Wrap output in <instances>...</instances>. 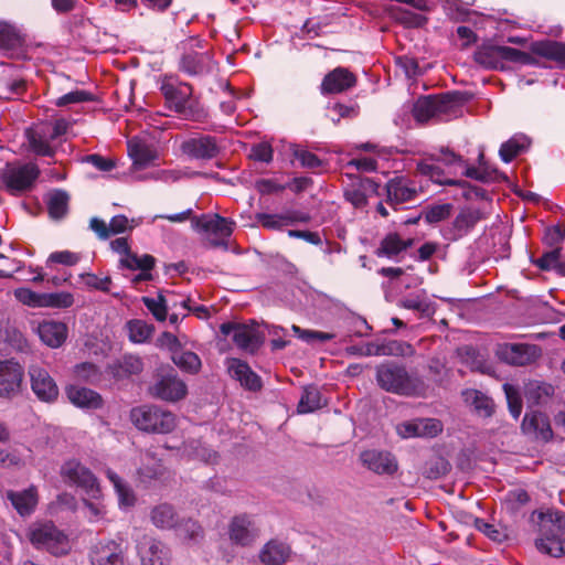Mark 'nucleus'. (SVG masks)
<instances>
[{
    "instance_id": "obj_35",
    "label": "nucleus",
    "mask_w": 565,
    "mask_h": 565,
    "mask_svg": "<svg viewBox=\"0 0 565 565\" xmlns=\"http://www.w3.org/2000/svg\"><path fill=\"white\" fill-rule=\"evenodd\" d=\"M108 480L113 483L118 498L120 509H129L136 504L137 498L135 491L128 482L108 470Z\"/></svg>"
},
{
    "instance_id": "obj_13",
    "label": "nucleus",
    "mask_w": 565,
    "mask_h": 565,
    "mask_svg": "<svg viewBox=\"0 0 565 565\" xmlns=\"http://www.w3.org/2000/svg\"><path fill=\"white\" fill-rule=\"evenodd\" d=\"M181 150L191 159L211 160L221 152L217 139L210 135H195L181 143Z\"/></svg>"
},
{
    "instance_id": "obj_24",
    "label": "nucleus",
    "mask_w": 565,
    "mask_h": 565,
    "mask_svg": "<svg viewBox=\"0 0 565 565\" xmlns=\"http://www.w3.org/2000/svg\"><path fill=\"white\" fill-rule=\"evenodd\" d=\"M2 72L0 74V99L11 100L14 96L24 93L26 82L23 78H15L12 76L13 65L0 63Z\"/></svg>"
},
{
    "instance_id": "obj_34",
    "label": "nucleus",
    "mask_w": 565,
    "mask_h": 565,
    "mask_svg": "<svg viewBox=\"0 0 565 565\" xmlns=\"http://www.w3.org/2000/svg\"><path fill=\"white\" fill-rule=\"evenodd\" d=\"M70 195L64 190H54L46 195L47 212L51 218L62 220L68 212Z\"/></svg>"
},
{
    "instance_id": "obj_20",
    "label": "nucleus",
    "mask_w": 565,
    "mask_h": 565,
    "mask_svg": "<svg viewBox=\"0 0 565 565\" xmlns=\"http://www.w3.org/2000/svg\"><path fill=\"white\" fill-rule=\"evenodd\" d=\"M292 555L289 543L278 537L266 542L258 553L259 562L264 565H284Z\"/></svg>"
},
{
    "instance_id": "obj_42",
    "label": "nucleus",
    "mask_w": 565,
    "mask_h": 565,
    "mask_svg": "<svg viewBox=\"0 0 565 565\" xmlns=\"http://www.w3.org/2000/svg\"><path fill=\"white\" fill-rule=\"evenodd\" d=\"M450 468V463L444 457L434 456L425 462V466L423 467V476L429 480H437L446 476Z\"/></svg>"
},
{
    "instance_id": "obj_37",
    "label": "nucleus",
    "mask_w": 565,
    "mask_h": 565,
    "mask_svg": "<svg viewBox=\"0 0 565 565\" xmlns=\"http://www.w3.org/2000/svg\"><path fill=\"white\" fill-rule=\"evenodd\" d=\"M539 519L541 520V531H547L551 534L563 535L565 533V513L559 510H548L547 512H540Z\"/></svg>"
},
{
    "instance_id": "obj_10",
    "label": "nucleus",
    "mask_w": 565,
    "mask_h": 565,
    "mask_svg": "<svg viewBox=\"0 0 565 565\" xmlns=\"http://www.w3.org/2000/svg\"><path fill=\"white\" fill-rule=\"evenodd\" d=\"M24 369L13 360L0 361V397L13 398L22 391Z\"/></svg>"
},
{
    "instance_id": "obj_53",
    "label": "nucleus",
    "mask_w": 565,
    "mask_h": 565,
    "mask_svg": "<svg viewBox=\"0 0 565 565\" xmlns=\"http://www.w3.org/2000/svg\"><path fill=\"white\" fill-rule=\"evenodd\" d=\"M503 390L505 393L509 411L514 418H518L521 415L523 406L519 390L508 383L503 385Z\"/></svg>"
},
{
    "instance_id": "obj_23",
    "label": "nucleus",
    "mask_w": 565,
    "mask_h": 565,
    "mask_svg": "<svg viewBox=\"0 0 565 565\" xmlns=\"http://www.w3.org/2000/svg\"><path fill=\"white\" fill-rule=\"evenodd\" d=\"M36 332L45 345L56 349L66 341L68 329L64 322L45 320L39 323Z\"/></svg>"
},
{
    "instance_id": "obj_1",
    "label": "nucleus",
    "mask_w": 565,
    "mask_h": 565,
    "mask_svg": "<svg viewBox=\"0 0 565 565\" xmlns=\"http://www.w3.org/2000/svg\"><path fill=\"white\" fill-rule=\"evenodd\" d=\"M375 381L387 393L404 397H426L428 383L416 370L397 361H385L375 367Z\"/></svg>"
},
{
    "instance_id": "obj_16",
    "label": "nucleus",
    "mask_w": 565,
    "mask_h": 565,
    "mask_svg": "<svg viewBox=\"0 0 565 565\" xmlns=\"http://www.w3.org/2000/svg\"><path fill=\"white\" fill-rule=\"evenodd\" d=\"M522 433L535 440L550 441L553 439V430L550 418L540 411L526 412L521 424Z\"/></svg>"
},
{
    "instance_id": "obj_27",
    "label": "nucleus",
    "mask_w": 565,
    "mask_h": 565,
    "mask_svg": "<svg viewBox=\"0 0 565 565\" xmlns=\"http://www.w3.org/2000/svg\"><path fill=\"white\" fill-rule=\"evenodd\" d=\"M142 370L143 363L139 356L126 354L108 367V373L116 382H121L129 380L131 375L139 374Z\"/></svg>"
},
{
    "instance_id": "obj_58",
    "label": "nucleus",
    "mask_w": 565,
    "mask_h": 565,
    "mask_svg": "<svg viewBox=\"0 0 565 565\" xmlns=\"http://www.w3.org/2000/svg\"><path fill=\"white\" fill-rule=\"evenodd\" d=\"M292 154L300 161L302 168L316 169L322 166L321 159H319L315 153L300 147L294 148Z\"/></svg>"
},
{
    "instance_id": "obj_7",
    "label": "nucleus",
    "mask_w": 565,
    "mask_h": 565,
    "mask_svg": "<svg viewBox=\"0 0 565 565\" xmlns=\"http://www.w3.org/2000/svg\"><path fill=\"white\" fill-rule=\"evenodd\" d=\"M39 174L40 170L33 163L23 166L7 164L1 172V180L11 194H19L31 190Z\"/></svg>"
},
{
    "instance_id": "obj_17",
    "label": "nucleus",
    "mask_w": 565,
    "mask_h": 565,
    "mask_svg": "<svg viewBox=\"0 0 565 565\" xmlns=\"http://www.w3.org/2000/svg\"><path fill=\"white\" fill-rule=\"evenodd\" d=\"M62 473L67 477L70 481L85 489L89 497L96 498L100 493L96 478L81 463L76 461L66 462L62 467Z\"/></svg>"
},
{
    "instance_id": "obj_47",
    "label": "nucleus",
    "mask_w": 565,
    "mask_h": 565,
    "mask_svg": "<svg viewBox=\"0 0 565 565\" xmlns=\"http://www.w3.org/2000/svg\"><path fill=\"white\" fill-rule=\"evenodd\" d=\"M129 331V339L132 342L141 343L147 341L154 331L152 324H148L142 320H131L127 323Z\"/></svg>"
},
{
    "instance_id": "obj_5",
    "label": "nucleus",
    "mask_w": 565,
    "mask_h": 565,
    "mask_svg": "<svg viewBox=\"0 0 565 565\" xmlns=\"http://www.w3.org/2000/svg\"><path fill=\"white\" fill-rule=\"evenodd\" d=\"M148 393L154 398L174 403L186 396L188 387L177 371L171 365H166L157 369Z\"/></svg>"
},
{
    "instance_id": "obj_29",
    "label": "nucleus",
    "mask_w": 565,
    "mask_h": 565,
    "mask_svg": "<svg viewBox=\"0 0 565 565\" xmlns=\"http://www.w3.org/2000/svg\"><path fill=\"white\" fill-rule=\"evenodd\" d=\"M7 499L11 502L17 512L24 516L33 512L38 504V492L35 487L31 486L22 491H8Z\"/></svg>"
},
{
    "instance_id": "obj_44",
    "label": "nucleus",
    "mask_w": 565,
    "mask_h": 565,
    "mask_svg": "<svg viewBox=\"0 0 565 565\" xmlns=\"http://www.w3.org/2000/svg\"><path fill=\"white\" fill-rule=\"evenodd\" d=\"M402 253L401 236L397 233H388L375 249L377 257L394 258Z\"/></svg>"
},
{
    "instance_id": "obj_50",
    "label": "nucleus",
    "mask_w": 565,
    "mask_h": 565,
    "mask_svg": "<svg viewBox=\"0 0 565 565\" xmlns=\"http://www.w3.org/2000/svg\"><path fill=\"white\" fill-rule=\"evenodd\" d=\"M452 209L454 206L450 203L433 204L428 205L423 211V214L427 223L434 224L448 218L452 212Z\"/></svg>"
},
{
    "instance_id": "obj_9",
    "label": "nucleus",
    "mask_w": 565,
    "mask_h": 565,
    "mask_svg": "<svg viewBox=\"0 0 565 565\" xmlns=\"http://www.w3.org/2000/svg\"><path fill=\"white\" fill-rule=\"evenodd\" d=\"M542 354V349L529 343H501L497 345L495 355L507 364L525 366L535 362Z\"/></svg>"
},
{
    "instance_id": "obj_30",
    "label": "nucleus",
    "mask_w": 565,
    "mask_h": 565,
    "mask_svg": "<svg viewBox=\"0 0 565 565\" xmlns=\"http://www.w3.org/2000/svg\"><path fill=\"white\" fill-rule=\"evenodd\" d=\"M481 220V212L475 209H463L455 217L451 228V239L456 241L468 234Z\"/></svg>"
},
{
    "instance_id": "obj_22",
    "label": "nucleus",
    "mask_w": 565,
    "mask_h": 565,
    "mask_svg": "<svg viewBox=\"0 0 565 565\" xmlns=\"http://www.w3.org/2000/svg\"><path fill=\"white\" fill-rule=\"evenodd\" d=\"M232 379L238 381L241 385L250 392H258L263 387V381L248 365L247 362L239 359H231L227 366Z\"/></svg>"
},
{
    "instance_id": "obj_14",
    "label": "nucleus",
    "mask_w": 565,
    "mask_h": 565,
    "mask_svg": "<svg viewBox=\"0 0 565 565\" xmlns=\"http://www.w3.org/2000/svg\"><path fill=\"white\" fill-rule=\"evenodd\" d=\"M230 540L241 546L250 545L259 535V529L252 515L237 514L232 518L228 525Z\"/></svg>"
},
{
    "instance_id": "obj_11",
    "label": "nucleus",
    "mask_w": 565,
    "mask_h": 565,
    "mask_svg": "<svg viewBox=\"0 0 565 565\" xmlns=\"http://www.w3.org/2000/svg\"><path fill=\"white\" fill-rule=\"evenodd\" d=\"M31 542L54 555L66 553V536L53 523H45L31 533Z\"/></svg>"
},
{
    "instance_id": "obj_19",
    "label": "nucleus",
    "mask_w": 565,
    "mask_h": 565,
    "mask_svg": "<svg viewBox=\"0 0 565 565\" xmlns=\"http://www.w3.org/2000/svg\"><path fill=\"white\" fill-rule=\"evenodd\" d=\"M356 84V76L344 67H335L324 75L320 89L323 95L343 93Z\"/></svg>"
},
{
    "instance_id": "obj_51",
    "label": "nucleus",
    "mask_w": 565,
    "mask_h": 565,
    "mask_svg": "<svg viewBox=\"0 0 565 565\" xmlns=\"http://www.w3.org/2000/svg\"><path fill=\"white\" fill-rule=\"evenodd\" d=\"M414 352V348L405 341L390 340L382 343V355L412 356Z\"/></svg>"
},
{
    "instance_id": "obj_31",
    "label": "nucleus",
    "mask_w": 565,
    "mask_h": 565,
    "mask_svg": "<svg viewBox=\"0 0 565 565\" xmlns=\"http://www.w3.org/2000/svg\"><path fill=\"white\" fill-rule=\"evenodd\" d=\"M181 70L189 75H201L211 72V57L209 53L196 51L185 52L181 57Z\"/></svg>"
},
{
    "instance_id": "obj_26",
    "label": "nucleus",
    "mask_w": 565,
    "mask_h": 565,
    "mask_svg": "<svg viewBox=\"0 0 565 565\" xmlns=\"http://www.w3.org/2000/svg\"><path fill=\"white\" fill-rule=\"evenodd\" d=\"M65 393L70 402L81 408H99L104 403L102 395L90 388L70 385Z\"/></svg>"
},
{
    "instance_id": "obj_60",
    "label": "nucleus",
    "mask_w": 565,
    "mask_h": 565,
    "mask_svg": "<svg viewBox=\"0 0 565 565\" xmlns=\"http://www.w3.org/2000/svg\"><path fill=\"white\" fill-rule=\"evenodd\" d=\"M256 220L268 230H281L285 223L284 214H267V213H257Z\"/></svg>"
},
{
    "instance_id": "obj_15",
    "label": "nucleus",
    "mask_w": 565,
    "mask_h": 565,
    "mask_svg": "<svg viewBox=\"0 0 565 565\" xmlns=\"http://www.w3.org/2000/svg\"><path fill=\"white\" fill-rule=\"evenodd\" d=\"M360 460L364 467L377 475H394L398 463L390 451L367 449L360 454Z\"/></svg>"
},
{
    "instance_id": "obj_43",
    "label": "nucleus",
    "mask_w": 565,
    "mask_h": 565,
    "mask_svg": "<svg viewBox=\"0 0 565 565\" xmlns=\"http://www.w3.org/2000/svg\"><path fill=\"white\" fill-rule=\"evenodd\" d=\"M554 393V387L551 384L539 382V381H532L525 385V397L527 401L540 404L545 398L550 397Z\"/></svg>"
},
{
    "instance_id": "obj_41",
    "label": "nucleus",
    "mask_w": 565,
    "mask_h": 565,
    "mask_svg": "<svg viewBox=\"0 0 565 565\" xmlns=\"http://www.w3.org/2000/svg\"><path fill=\"white\" fill-rule=\"evenodd\" d=\"M323 405L324 403H322L321 393L316 385H308L303 387L302 395L298 403L299 413H310L321 408Z\"/></svg>"
},
{
    "instance_id": "obj_28",
    "label": "nucleus",
    "mask_w": 565,
    "mask_h": 565,
    "mask_svg": "<svg viewBox=\"0 0 565 565\" xmlns=\"http://www.w3.org/2000/svg\"><path fill=\"white\" fill-rule=\"evenodd\" d=\"M531 52L535 55L555 62L565 67V43L552 40L535 41L531 44Z\"/></svg>"
},
{
    "instance_id": "obj_38",
    "label": "nucleus",
    "mask_w": 565,
    "mask_h": 565,
    "mask_svg": "<svg viewBox=\"0 0 565 565\" xmlns=\"http://www.w3.org/2000/svg\"><path fill=\"white\" fill-rule=\"evenodd\" d=\"M542 533L543 537L535 541V546L540 552L553 557H561L565 555V548L561 535L551 534L547 531Z\"/></svg>"
},
{
    "instance_id": "obj_4",
    "label": "nucleus",
    "mask_w": 565,
    "mask_h": 565,
    "mask_svg": "<svg viewBox=\"0 0 565 565\" xmlns=\"http://www.w3.org/2000/svg\"><path fill=\"white\" fill-rule=\"evenodd\" d=\"M473 58L479 65L489 70H505V62L522 65H537V60L530 53L510 46L482 44L479 46Z\"/></svg>"
},
{
    "instance_id": "obj_64",
    "label": "nucleus",
    "mask_w": 565,
    "mask_h": 565,
    "mask_svg": "<svg viewBox=\"0 0 565 565\" xmlns=\"http://www.w3.org/2000/svg\"><path fill=\"white\" fill-rule=\"evenodd\" d=\"M344 198L356 209L364 207L367 204V198L358 189L354 183L350 189L344 191Z\"/></svg>"
},
{
    "instance_id": "obj_61",
    "label": "nucleus",
    "mask_w": 565,
    "mask_h": 565,
    "mask_svg": "<svg viewBox=\"0 0 565 565\" xmlns=\"http://www.w3.org/2000/svg\"><path fill=\"white\" fill-rule=\"evenodd\" d=\"M288 186H289V184H280L271 179H260V180H257L255 183V188L260 194L278 193V192L284 191Z\"/></svg>"
},
{
    "instance_id": "obj_62",
    "label": "nucleus",
    "mask_w": 565,
    "mask_h": 565,
    "mask_svg": "<svg viewBox=\"0 0 565 565\" xmlns=\"http://www.w3.org/2000/svg\"><path fill=\"white\" fill-rule=\"evenodd\" d=\"M132 228L134 227L129 225V220L125 215H116L108 222V237L131 231Z\"/></svg>"
},
{
    "instance_id": "obj_2",
    "label": "nucleus",
    "mask_w": 565,
    "mask_h": 565,
    "mask_svg": "<svg viewBox=\"0 0 565 565\" xmlns=\"http://www.w3.org/2000/svg\"><path fill=\"white\" fill-rule=\"evenodd\" d=\"M169 109L179 114L183 119L192 121H203L207 113L193 96L192 86L185 83L178 85L163 83L160 88Z\"/></svg>"
},
{
    "instance_id": "obj_6",
    "label": "nucleus",
    "mask_w": 565,
    "mask_h": 565,
    "mask_svg": "<svg viewBox=\"0 0 565 565\" xmlns=\"http://www.w3.org/2000/svg\"><path fill=\"white\" fill-rule=\"evenodd\" d=\"M130 416L136 427L147 433L168 434L175 427V416L154 405L132 408Z\"/></svg>"
},
{
    "instance_id": "obj_33",
    "label": "nucleus",
    "mask_w": 565,
    "mask_h": 565,
    "mask_svg": "<svg viewBox=\"0 0 565 565\" xmlns=\"http://www.w3.org/2000/svg\"><path fill=\"white\" fill-rule=\"evenodd\" d=\"M531 262L543 271L554 270L557 275L565 277V259L562 257L561 247L547 250L539 258L531 257Z\"/></svg>"
},
{
    "instance_id": "obj_46",
    "label": "nucleus",
    "mask_w": 565,
    "mask_h": 565,
    "mask_svg": "<svg viewBox=\"0 0 565 565\" xmlns=\"http://www.w3.org/2000/svg\"><path fill=\"white\" fill-rule=\"evenodd\" d=\"M74 374L77 380L88 384H97L103 380V373L93 363L83 362L74 366Z\"/></svg>"
},
{
    "instance_id": "obj_45",
    "label": "nucleus",
    "mask_w": 565,
    "mask_h": 565,
    "mask_svg": "<svg viewBox=\"0 0 565 565\" xmlns=\"http://www.w3.org/2000/svg\"><path fill=\"white\" fill-rule=\"evenodd\" d=\"M398 306L405 308L415 310L419 313V317L422 318H428L431 317L435 313L434 306L426 301L425 299H422L419 296H408L405 298L399 299Z\"/></svg>"
},
{
    "instance_id": "obj_63",
    "label": "nucleus",
    "mask_w": 565,
    "mask_h": 565,
    "mask_svg": "<svg viewBox=\"0 0 565 565\" xmlns=\"http://www.w3.org/2000/svg\"><path fill=\"white\" fill-rule=\"evenodd\" d=\"M130 154L135 159V162L139 164H147L153 159L151 150L141 143L130 146Z\"/></svg>"
},
{
    "instance_id": "obj_36",
    "label": "nucleus",
    "mask_w": 565,
    "mask_h": 565,
    "mask_svg": "<svg viewBox=\"0 0 565 565\" xmlns=\"http://www.w3.org/2000/svg\"><path fill=\"white\" fill-rule=\"evenodd\" d=\"M151 520L157 527L173 529L180 519L171 504L161 503L152 509Z\"/></svg>"
},
{
    "instance_id": "obj_39",
    "label": "nucleus",
    "mask_w": 565,
    "mask_h": 565,
    "mask_svg": "<svg viewBox=\"0 0 565 565\" xmlns=\"http://www.w3.org/2000/svg\"><path fill=\"white\" fill-rule=\"evenodd\" d=\"M172 362L182 371L196 374L201 370V359L192 351H183L182 347L171 355Z\"/></svg>"
},
{
    "instance_id": "obj_40",
    "label": "nucleus",
    "mask_w": 565,
    "mask_h": 565,
    "mask_svg": "<svg viewBox=\"0 0 565 565\" xmlns=\"http://www.w3.org/2000/svg\"><path fill=\"white\" fill-rule=\"evenodd\" d=\"M386 202L395 210H397V205L414 199L416 195V190L404 186L394 181H390L386 184Z\"/></svg>"
},
{
    "instance_id": "obj_48",
    "label": "nucleus",
    "mask_w": 565,
    "mask_h": 565,
    "mask_svg": "<svg viewBox=\"0 0 565 565\" xmlns=\"http://www.w3.org/2000/svg\"><path fill=\"white\" fill-rule=\"evenodd\" d=\"M475 526L495 543L501 544L509 539V534L505 527L495 526L494 524H490L482 519H476Z\"/></svg>"
},
{
    "instance_id": "obj_54",
    "label": "nucleus",
    "mask_w": 565,
    "mask_h": 565,
    "mask_svg": "<svg viewBox=\"0 0 565 565\" xmlns=\"http://www.w3.org/2000/svg\"><path fill=\"white\" fill-rule=\"evenodd\" d=\"M14 296L23 305H26L32 308H43L42 301L44 298V292L40 294V292H35L29 288L22 287V288L15 289Z\"/></svg>"
},
{
    "instance_id": "obj_32",
    "label": "nucleus",
    "mask_w": 565,
    "mask_h": 565,
    "mask_svg": "<svg viewBox=\"0 0 565 565\" xmlns=\"http://www.w3.org/2000/svg\"><path fill=\"white\" fill-rule=\"evenodd\" d=\"M463 401L473 407L479 416L491 417L495 411V404L491 397L481 391L468 388L462 392Z\"/></svg>"
},
{
    "instance_id": "obj_18",
    "label": "nucleus",
    "mask_w": 565,
    "mask_h": 565,
    "mask_svg": "<svg viewBox=\"0 0 565 565\" xmlns=\"http://www.w3.org/2000/svg\"><path fill=\"white\" fill-rule=\"evenodd\" d=\"M138 552L142 565H169V550L160 541L143 536L138 543Z\"/></svg>"
},
{
    "instance_id": "obj_56",
    "label": "nucleus",
    "mask_w": 565,
    "mask_h": 565,
    "mask_svg": "<svg viewBox=\"0 0 565 565\" xmlns=\"http://www.w3.org/2000/svg\"><path fill=\"white\" fill-rule=\"evenodd\" d=\"M395 18L409 28H420L427 21L424 15L402 8L396 9Z\"/></svg>"
},
{
    "instance_id": "obj_52",
    "label": "nucleus",
    "mask_w": 565,
    "mask_h": 565,
    "mask_svg": "<svg viewBox=\"0 0 565 565\" xmlns=\"http://www.w3.org/2000/svg\"><path fill=\"white\" fill-rule=\"evenodd\" d=\"M43 308H68L74 303V297L72 294L66 291L61 292H44Z\"/></svg>"
},
{
    "instance_id": "obj_57",
    "label": "nucleus",
    "mask_w": 565,
    "mask_h": 565,
    "mask_svg": "<svg viewBox=\"0 0 565 565\" xmlns=\"http://www.w3.org/2000/svg\"><path fill=\"white\" fill-rule=\"evenodd\" d=\"M127 544L120 540V542H108V565H125V552Z\"/></svg>"
},
{
    "instance_id": "obj_49",
    "label": "nucleus",
    "mask_w": 565,
    "mask_h": 565,
    "mask_svg": "<svg viewBox=\"0 0 565 565\" xmlns=\"http://www.w3.org/2000/svg\"><path fill=\"white\" fill-rule=\"evenodd\" d=\"M177 533L180 537L190 541H199L203 537V530L200 524L191 519L178 522L175 526Z\"/></svg>"
},
{
    "instance_id": "obj_21",
    "label": "nucleus",
    "mask_w": 565,
    "mask_h": 565,
    "mask_svg": "<svg viewBox=\"0 0 565 565\" xmlns=\"http://www.w3.org/2000/svg\"><path fill=\"white\" fill-rule=\"evenodd\" d=\"M25 47L23 34L14 25L0 22V50L7 57H20Z\"/></svg>"
},
{
    "instance_id": "obj_55",
    "label": "nucleus",
    "mask_w": 565,
    "mask_h": 565,
    "mask_svg": "<svg viewBox=\"0 0 565 565\" xmlns=\"http://www.w3.org/2000/svg\"><path fill=\"white\" fill-rule=\"evenodd\" d=\"M525 146L516 139H510L500 147L499 154L504 162H511L515 157L523 152Z\"/></svg>"
},
{
    "instance_id": "obj_59",
    "label": "nucleus",
    "mask_w": 565,
    "mask_h": 565,
    "mask_svg": "<svg viewBox=\"0 0 565 565\" xmlns=\"http://www.w3.org/2000/svg\"><path fill=\"white\" fill-rule=\"evenodd\" d=\"M419 437H436L443 430V424L436 418H419Z\"/></svg>"
},
{
    "instance_id": "obj_8",
    "label": "nucleus",
    "mask_w": 565,
    "mask_h": 565,
    "mask_svg": "<svg viewBox=\"0 0 565 565\" xmlns=\"http://www.w3.org/2000/svg\"><path fill=\"white\" fill-rule=\"evenodd\" d=\"M192 227L195 231L205 232L209 234H214L218 236V238L211 239L210 244L213 247H224L227 248L226 238H228L233 233L234 222L218 215V214H203L201 216L192 217Z\"/></svg>"
},
{
    "instance_id": "obj_12",
    "label": "nucleus",
    "mask_w": 565,
    "mask_h": 565,
    "mask_svg": "<svg viewBox=\"0 0 565 565\" xmlns=\"http://www.w3.org/2000/svg\"><path fill=\"white\" fill-rule=\"evenodd\" d=\"M28 373L32 392L41 402L53 403L57 399L58 386L47 370L34 364L29 366Z\"/></svg>"
},
{
    "instance_id": "obj_25",
    "label": "nucleus",
    "mask_w": 565,
    "mask_h": 565,
    "mask_svg": "<svg viewBox=\"0 0 565 565\" xmlns=\"http://www.w3.org/2000/svg\"><path fill=\"white\" fill-rule=\"evenodd\" d=\"M232 340L241 350L254 354L263 344L264 335L255 327L239 323Z\"/></svg>"
},
{
    "instance_id": "obj_3",
    "label": "nucleus",
    "mask_w": 565,
    "mask_h": 565,
    "mask_svg": "<svg viewBox=\"0 0 565 565\" xmlns=\"http://www.w3.org/2000/svg\"><path fill=\"white\" fill-rule=\"evenodd\" d=\"M471 98V93L460 90L447 92L440 95H429L416 102L413 114L416 120L424 122L437 115L455 111Z\"/></svg>"
}]
</instances>
